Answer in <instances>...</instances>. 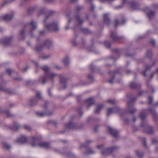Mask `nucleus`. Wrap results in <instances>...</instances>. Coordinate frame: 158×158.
Listing matches in <instances>:
<instances>
[{
  "label": "nucleus",
  "instance_id": "39",
  "mask_svg": "<svg viewBox=\"0 0 158 158\" xmlns=\"http://www.w3.org/2000/svg\"><path fill=\"white\" fill-rule=\"evenodd\" d=\"M3 2L2 4V6H4L12 2L11 0H3Z\"/></svg>",
  "mask_w": 158,
  "mask_h": 158
},
{
  "label": "nucleus",
  "instance_id": "1",
  "mask_svg": "<svg viewBox=\"0 0 158 158\" xmlns=\"http://www.w3.org/2000/svg\"><path fill=\"white\" fill-rule=\"evenodd\" d=\"M40 68L44 72V75L40 78V80L42 81V84H44L50 80L53 82L54 78L57 76L58 74L51 72L50 67L47 65L41 67Z\"/></svg>",
  "mask_w": 158,
  "mask_h": 158
},
{
  "label": "nucleus",
  "instance_id": "2",
  "mask_svg": "<svg viewBox=\"0 0 158 158\" xmlns=\"http://www.w3.org/2000/svg\"><path fill=\"white\" fill-rule=\"evenodd\" d=\"M28 26H30L31 27V28L30 31V34L31 36V37H33L34 36L33 33L37 27V23L35 22L34 21H32L30 23L25 24L24 25L23 28L21 29L19 31V39L21 40H23L25 39V31L26 27Z\"/></svg>",
  "mask_w": 158,
  "mask_h": 158
},
{
  "label": "nucleus",
  "instance_id": "63",
  "mask_svg": "<svg viewBox=\"0 0 158 158\" xmlns=\"http://www.w3.org/2000/svg\"><path fill=\"white\" fill-rule=\"evenodd\" d=\"M50 55H47L44 56L42 57V59L43 60L46 59L50 58Z\"/></svg>",
  "mask_w": 158,
  "mask_h": 158
},
{
  "label": "nucleus",
  "instance_id": "17",
  "mask_svg": "<svg viewBox=\"0 0 158 158\" xmlns=\"http://www.w3.org/2000/svg\"><path fill=\"white\" fill-rule=\"evenodd\" d=\"M119 108L118 107L108 108L107 109V116L108 117L110 115L113 113H117L119 112Z\"/></svg>",
  "mask_w": 158,
  "mask_h": 158
},
{
  "label": "nucleus",
  "instance_id": "23",
  "mask_svg": "<svg viewBox=\"0 0 158 158\" xmlns=\"http://www.w3.org/2000/svg\"><path fill=\"white\" fill-rule=\"evenodd\" d=\"M14 18V15L13 14H6L2 17L3 19L6 21H8L12 20Z\"/></svg>",
  "mask_w": 158,
  "mask_h": 158
},
{
  "label": "nucleus",
  "instance_id": "30",
  "mask_svg": "<svg viewBox=\"0 0 158 158\" xmlns=\"http://www.w3.org/2000/svg\"><path fill=\"white\" fill-rule=\"evenodd\" d=\"M86 148L87 149V150L83 153L84 154L89 155L94 154L95 153V152L91 147H86Z\"/></svg>",
  "mask_w": 158,
  "mask_h": 158
},
{
  "label": "nucleus",
  "instance_id": "55",
  "mask_svg": "<svg viewBox=\"0 0 158 158\" xmlns=\"http://www.w3.org/2000/svg\"><path fill=\"white\" fill-rule=\"evenodd\" d=\"M23 127L25 129L28 131H30L31 129V127L30 126L27 125H24Z\"/></svg>",
  "mask_w": 158,
  "mask_h": 158
},
{
  "label": "nucleus",
  "instance_id": "52",
  "mask_svg": "<svg viewBox=\"0 0 158 158\" xmlns=\"http://www.w3.org/2000/svg\"><path fill=\"white\" fill-rule=\"evenodd\" d=\"M6 73H8L9 76H10L12 73L14 72V71L10 69H7L6 71Z\"/></svg>",
  "mask_w": 158,
  "mask_h": 158
},
{
  "label": "nucleus",
  "instance_id": "18",
  "mask_svg": "<svg viewBox=\"0 0 158 158\" xmlns=\"http://www.w3.org/2000/svg\"><path fill=\"white\" fill-rule=\"evenodd\" d=\"M68 79L65 77H61L60 78V82L61 86L64 85L63 87V89H66L67 87V81Z\"/></svg>",
  "mask_w": 158,
  "mask_h": 158
},
{
  "label": "nucleus",
  "instance_id": "10",
  "mask_svg": "<svg viewBox=\"0 0 158 158\" xmlns=\"http://www.w3.org/2000/svg\"><path fill=\"white\" fill-rule=\"evenodd\" d=\"M13 37L11 36L9 37H5L3 39L1 40V42L5 46H8L10 44L12 40Z\"/></svg>",
  "mask_w": 158,
  "mask_h": 158
},
{
  "label": "nucleus",
  "instance_id": "22",
  "mask_svg": "<svg viewBox=\"0 0 158 158\" xmlns=\"http://www.w3.org/2000/svg\"><path fill=\"white\" fill-rule=\"evenodd\" d=\"M103 21L104 23L107 25L110 24V20L109 17V15L108 14L106 13L103 15Z\"/></svg>",
  "mask_w": 158,
  "mask_h": 158
},
{
  "label": "nucleus",
  "instance_id": "57",
  "mask_svg": "<svg viewBox=\"0 0 158 158\" xmlns=\"http://www.w3.org/2000/svg\"><path fill=\"white\" fill-rule=\"evenodd\" d=\"M14 79L16 81H21L23 80L22 78L20 76H18L17 77H15L14 78Z\"/></svg>",
  "mask_w": 158,
  "mask_h": 158
},
{
  "label": "nucleus",
  "instance_id": "32",
  "mask_svg": "<svg viewBox=\"0 0 158 158\" xmlns=\"http://www.w3.org/2000/svg\"><path fill=\"white\" fill-rule=\"evenodd\" d=\"M20 127V125L16 123H14L13 125L10 126V128L15 131L18 130Z\"/></svg>",
  "mask_w": 158,
  "mask_h": 158
},
{
  "label": "nucleus",
  "instance_id": "53",
  "mask_svg": "<svg viewBox=\"0 0 158 158\" xmlns=\"http://www.w3.org/2000/svg\"><path fill=\"white\" fill-rule=\"evenodd\" d=\"M150 44L153 46H156V42L153 39H151L149 41Z\"/></svg>",
  "mask_w": 158,
  "mask_h": 158
},
{
  "label": "nucleus",
  "instance_id": "13",
  "mask_svg": "<svg viewBox=\"0 0 158 158\" xmlns=\"http://www.w3.org/2000/svg\"><path fill=\"white\" fill-rule=\"evenodd\" d=\"M108 131L114 138H118L119 136L118 132L114 128L110 127H108Z\"/></svg>",
  "mask_w": 158,
  "mask_h": 158
},
{
  "label": "nucleus",
  "instance_id": "28",
  "mask_svg": "<svg viewBox=\"0 0 158 158\" xmlns=\"http://www.w3.org/2000/svg\"><path fill=\"white\" fill-rule=\"evenodd\" d=\"M75 19L76 21L80 25H82L84 23V19L81 18L80 16L78 14L77 15L75 16Z\"/></svg>",
  "mask_w": 158,
  "mask_h": 158
},
{
  "label": "nucleus",
  "instance_id": "59",
  "mask_svg": "<svg viewBox=\"0 0 158 158\" xmlns=\"http://www.w3.org/2000/svg\"><path fill=\"white\" fill-rule=\"evenodd\" d=\"M77 112L79 113L81 116L83 114V112L81 111V107H79L77 109Z\"/></svg>",
  "mask_w": 158,
  "mask_h": 158
},
{
  "label": "nucleus",
  "instance_id": "12",
  "mask_svg": "<svg viewBox=\"0 0 158 158\" xmlns=\"http://www.w3.org/2000/svg\"><path fill=\"white\" fill-rule=\"evenodd\" d=\"M156 62V60H153L152 61V64L151 65H149L148 64L146 65L145 67V70L142 72V73L143 76L145 77L147 76L146 73L147 71L150 70L152 67L155 65Z\"/></svg>",
  "mask_w": 158,
  "mask_h": 158
},
{
  "label": "nucleus",
  "instance_id": "64",
  "mask_svg": "<svg viewBox=\"0 0 158 158\" xmlns=\"http://www.w3.org/2000/svg\"><path fill=\"white\" fill-rule=\"evenodd\" d=\"M108 103H111L112 104H114L115 103V101L114 100H108L107 101Z\"/></svg>",
  "mask_w": 158,
  "mask_h": 158
},
{
  "label": "nucleus",
  "instance_id": "38",
  "mask_svg": "<svg viewBox=\"0 0 158 158\" xmlns=\"http://www.w3.org/2000/svg\"><path fill=\"white\" fill-rule=\"evenodd\" d=\"M135 152L139 158H142L143 157L144 153L143 152L136 150L135 151Z\"/></svg>",
  "mask_w": 158,
  "mask_h": 158
},
{
  "label": "nucleus",
  "instance_id": "58",
  "mask_svg": "<svg viewBox=\"0 0 158 158\" xmlns=\"http://www.w3.org/2000/svg\"><path fill=\"white\" fill-rule=\"evenodd\" d=\"M89 69L90 71L92 72H94L95 71L94 67L92 64L90 65Z\"/></svg>",
  "mask_w": 158,
  "mask_h": 158
},
{
  "label": "nucleus",
  "instance_id": "4",
  "mask_svg": "<svg viewBox=\"0 0 158 158\" xmlns=\"http://www.w3.org/2000/svg\"><path fill=\"white\" fill-rule=\"evenodd\" d=\"M49 18V16H47L44 20V27L45 29H47L49 31H53L56 32L59 30V28L58 23L55 22H53L48 24H46V22Z\"/></svg>",
  "mask_w": 158,
  "mask_h": 158
},
{
  "label": "nucleus",
  "instance_id": "6",
  "mask_svg": "<svg viewBox=\"0 0 158 158\" xmlns=\"http://www.w3.org/2000/svg\"><path fill=\"white\" fill-rule=\"evenodd\" d=\"M42 99L43 98L40 93L39 92H37L36 94V97L29 100L28 104L30 106L33 107L37 105L39 101Z\"/></svg>",
  "mask_w": 158,
  "mask_h": 158
},
{
  "label": "nucleus",
  "instance_id": "34",
  "mask_svg": "<svg viewBox=\"0 0 158 158\" xmlns=\"http://www.w3.org/2000/svg\"><path fill=\"white\" fill-rule=\"evenodd\" d=\"M63 63L65 66H68L70 63V59L68 56H66L63 60Z\"/></svg>",
  "mask_w": 158,
  "mask_h": 158
},
{
  "label": "nucleus",
  "instance_id": "11",
  "mask_svg": "<svg viewBox=\"0 0 158 158\" xmlns=\"http://www.w3.org/2000/svg\"><path fill=\"white\" fill-rule=\"evenodd\" d=\"M40 40V38L39 37H37L36 40L37 43L35 46L33 48V50L36 52H39L41 51L43 48L44 45L41 44H39V41Z\"/></svg>",
  "mask_w": 158,
  "mask_h": 158
},
{
  "label": "nucleus",
  "instance_id": "40",
  "mask_svg": "<svg viewBox=\"0 0 158 158\" xmlns=\"http://www.w3.org/2000/svg\"><path fill=\"white\" fill-rule=\"evenodd\" d=\"M47 12V10L44 8L43 7L40 9L39 13V15L40 16L42 14H44Z\"/></svg>",
  "mask_w": 158,
  "mask_h": 158
},
{
  "label": "nucleus",
  "instance_id": "29",
  "mask_svg": "<svg viewBox=\"0 0 158 158\" xmlns=\"http://www.w3.org/2000/svg\"><path fill=\"white\" fill-rule=\"evenodd\" d=\"M103 104H100L98 105L96 109H95L94 112L95 113H99L100 111L103 107Z\"/></svg>",
  "mask_w": 158,
  "mask_h": 158
},
{
  "label": "nucleus",
  "instance_id": "43",
  "mask_svg": "<svg viewBox=\"0 0 158 158\" xmlns=\"http://www.w3.org/2000/svg\"><path fill=\"white\" fill-rule=\"evenodd\" d=\"M5 92L9 95L14 94L15 93L12 90L10 89L6 88Z\"/></svg>",
  "mask_w": 158,
  "mask_h": 158
},
{
  "label": "nucleus",
  "instance_id": "25",
  "mask_svg": "<svg viewBox=\"0 0 158 158\" xmlns=\"http://www.w3.org/2000/svg\"><path fill=\"white\" fill-rule=\"evenodd\" d=\"M86 102L88 104L87 109H89L91 106L94 104V102L93 98H90L86 100Z\"/></svg>",
  "mask_w": 158,
  "mask_h": 158
},
{
  "label": "nucleus",
  "instance_id": "16",
  "mask_svg": "<svg viewBox=\"0 0 158 158\" xmlns=\"http://www.w3.org/2000/svg\"><path fill=\"white\" fill-rule=\"evenodd\" d=\"M110 37L114 41H117L123 38V37L118 36L116 32L114 31H111V32Z\"/></svg>",
  "mask_w": 158,
  "mask_h": 158
},
{
  "label": "nucleus",
  "instance_id": "56",
  "mask_svg": "<svg viewBox=\"0 0 158 158\" xmlns=\"http://www.w3.org/2000/svg\"><path fill=\"white\" fill-rule=\"evenodd\" d=\"M73 19H72V18H71L70 19H69V21H68V26H67L65 27V30H67L69 28V24H70V23L71 22V21H72V20Z\"/></svg>",
  "mask_w": 158,
  "mask_h": 158
},
{
  "label": "nucleus",
  "instance_id": "19",
  "mask_svg": "<svg viewBox=\"0 0 158 158\" xmlns=\"http://www.w3.org/2000/svg\"><path fill=\"white\" fill-rule=\"evenodd\" d=\"M147 110L146 109H142L139 114V118L143 122L147 116V114L145 113V111Z\"/></svg>",
  "mask_w": 158,
  "mask_h": 158
},
{
  "label": "nucleus",
  "instance_id": "47",
  "mask_svg": "<svg viewBox=\"0 0 158 158\" xmlns=\"http://www.w3.org/2000/svg\"><path fill=\"white\" fill-rule=\"evenodd\" d=\"M67 156L69 158H76L75 155L71 152L67 154Z\"/></svg>",
  "mask_w": 158,
  "mask_h": 158
},
{
  "label": "nucleus",
  "instance_id": "45",
  "mask_svg": "<svg viewBox=\"0 0 158 158\" xmlns=\"http://www.w3.org/2000/svg\"><path fill=\"white\" fill-rule=\"evenodd\" d=\"M36 114L40 117H44L46 116L45 112L44 113L42 112H38L36 113Z\"/></svg>",
  "mask_w": 158,
  "mask_h": 158
},
{
  "label": "nucleus",
  "instance_id": "33",
  "mask_svg": "<svg viewBox=\"0 0 158 158\" xmlns=\"http://www.w3.org/2000/svg\"><path fill=\"white\" fill-rule=\"evenodd\" d=\"M81 30L83 33L87 35L92 33V32L87 28H81Z\"/></svg>",
  "mask_w": 158,
  "mask_h": 158
},
{
  "label": "nucleus",
  "instance_id": "15",
  "mask_svg": "<svg viewBox=\"0 0 158 158\" xmlns=\"http://www.w3.org/2000/svg\"><path fill=\"white\" fill-rule=\"evenodd\" d=\"M119 69H118L114 71H110L109 73L113 75L108 80V82L111 84H113V81L115 77V75L117 73H119Z\"/></svg>",
  "mask_w": 158,
  "mask_h": 158
},
{
  "label": "nucleus",
  "instance_id": "36",
  "mask_svg": "<svg viewBox=\"0 0 158 158\" xmlns=\"http://www.w3.org/2000/svg\"><path fill=\"white\" fill-rule=\"evenodd\" d=\"M153 55V53L151 50H148L146 53V56L150 60L152 59V56Z\"/></svg>",
  "mask_w": 158,
  "mask_h": 158
},
{
  "label": "nucleus",
  "instance_id": "24",
  "mask_svg": "<svg viewBox=\"0 0 158 158\" xmlns=\"http://www.w3.org/2000/svg\"><path fill=\"white\" fill-rule=\"evenodd\" d=\"M141 86V85L139 83H136L135 82H132L130 83V87L132 89H138Z\"/></svg>",
  "mask_w": 158,
  "mask_h": 158
},
{
  "label": "nucleus",
  "instance_id": "5",
  "mask_svg": "<svg viewBox=\"0 0 158 158\" xmlns=\"http://www.w3.org/2000/svg\"><path fill=\"white\" fill-rule=\"evenodd\" d=\"M32 139L33 141L31 143V145L33 147L39 146L41 147L46 148H48L50 147V144L48 142H42L39 143L40 141V139L38 137L32 136Z\"/></svg>",
  "mask_w": 158,
  "mask_h": 158
},
{
  "label": "nucleus",
  "instance_id": "46",
  "mask_svg": "<svg viewBox=\"0 0 158 158\" xmlns=\"http://www.w3.org/2000/svg\"><path fill=\"white\" fill-rule=\"evenodd\" d=\"M153 102V98L152 97L150 96L148 98V103L151 105L152 103Z\"/></svg>",
  "mask_w": 158,
  "mask_h": 158
},
{
  "label": "nucleus",
  "instance_id": "60",
  "mask_svg": "<svg viewBox=\"0 0 158 158\" xmlns=\"http://www.w3.org/2000/svg\"><path fill=\"white\" fill-rule=\"evenodd\" d=\"M148 91L147 90L146 91H140L139 92L138 95L140 96L141 95L143 94L144 93H147Z\"/></svg>",
  "mask_w": 158,
  "mask_h": 158
},
{
  "label": "nucleus",
  "instance_id": "35",
  "mask_svg": "<svg viewBox=\"0 0 158 158\" xmlns=\"http://www.w3.org/2000/svg\"><path fill=\"white\" fill-rule=\"evenodd\" d=\"M84 8V7L83 6L78 5L75 8L74 11L76 12H79L83 10Z\"/></svg>",
  "mask_w": 158,
  "mask_h": 158
},
{
  "label": "nucleus",
  "instance_id": "27",
  "mask_svg": "<svg viewBox=\"0 0 158 158\" xmlns=\"http://www.w3.org/2000/svg\"><path fill=\"white\" fill-rule=\"evenodd\" d=\"M131 7L134 10L139 9V5L134 2H131L129 3Z\"/></svg>",
  "mask_w": 158,
  "mask_h": 158
},
{
  "label": "nucleus",
  "instance_id": "44",
  "mask_svg": "<svg viewBox=\"0 0 158 158\" xmlns=\"http://www.w3.org/2000/svg\"><path fill=\"white\" fill-rule=\"evenodd\" d=\"M148 82H149V81H148ZM147 84L148 88L151 90H152V93H154L155 91V90L153 86L149 84V82H148Z\"/></svg>",
  "mask_w": 158,
  "mask_h": 158
},
{
  "label": "nucleus",
  "instance_id": "26",
  "mask_svg": "<svg viewBox=\"0 0 158 158\" xmlns=\"http://www.w3.org/2000/svg\"><path fill=\"white\" fill-rule=\"evenodd\" d=\"M37 8L36 6H34L29 8L27 10V14L28 15H32Z\"/></svg>",
  "mask_w": 158,
  "mask_h": 158
},
{
  "label": "nucleus",
  "instance_id": "42",
  "mask_svg": "<svg viewBox=\"0 0 158 158\" xmlns=\"http://www.w3.org/2000/svg\"><path fill=\"white\" fill-rule=\"evenodd\" d=\"M4 112L8 117H12L14 116V115L12 114L8 110H5Z\"/></svg>",
  "mask_w": 158,
  "mask_h": 158
},
{
  "label": "nucleus",
  "instance_id": "20",
  "mask_svg": "<svg viewBox=\"0 0 158 158\" xmlns=\"http://www.w3.org/2000/svg\"><path fill=\"white\" fill-rule=\"evenodd\" d=\"M52 44V41L50 39H47L44 41L43 45L48 49L50 48Z\"/></svg>",
  "mask_w": 158,
  "mask_h": 158
},
{
  "label": "nucleus",
  "instance_id": "54",
  "mask_svg": "<svg viewBox=\"0 0 158 158\" xmlns=\"http://www.w3.org/2000/svg\"><path fill=\"white\" fill-rule=\"evenodd\" d=\"M153 118L156 122L158 121V114L157 113L155 114L152 116Z\"/></svg>",
  "mask_w": 158,
  "mask_h": 158
},
{
  "label": "nucleus",
  "instance_id": "14",
  "mask_svg": "<svg viewBox=\"0 0 158 158\" xmlns=\"http://www.w3.org/2000/svg\"><path fill=\"white\" fill-rule=\"evenodd\" d=\"M140 126L142 127H145L147 128V132L149 134H153L154 132V130L152 127L149 125L148 124H146L144 123H141Z\"/></svg>",
  "mask_w": 158,
  "mask_h": 158
},
{
  "label": "nucleus",
  "instance_id": "49",
  "mask_svg": "<svg viewBox=\"0 0 158 158\" xmlns=\"http://www.w3.org/2000/svg\"><path fill=\"white\" fill-rule=\"evenodd\" d=\"M45 112L46 116H50L54 114V111L53 110L46 111Z\"/></svg>",
  "mask_w": 158,
  "mask_h": 158
},
{
  "label": "nucleus",
  "instance_id": "8",
  "mask_svg": "<svg viewBox=\"0 0 158 158\" xmlns=\"http://www.w3.org/2000/svg\"><path fill=\"white\" fill-rule=\"evenodd\" d=\"M66 128L68 129L79 130L81 128L78 125L71 122H68L65 125Z\"/></svg>",
  "mask_w": 158,
  "mask_h": 158
},
{
  "label": "nucleus",
  "instance_id": "48",
  "mask_svg": "<svg viewBox=\"0 0 158 158\" xmlns=\"http://www.w3.org/2000/svg\"><path fill=\"white\" fill-rule=\"evenodd\" d=\"M104 45L108 48H110L111 44L110 42L105 41L104 42Z\"/></svg>",
  "mask_w": 158,
  "mask_h": 158
},
{
  "label": "nucleus",
  "instance_id": "50",
  "mask_svg": "<svg viewBox=\"0 0 158 158\" xmlns=\"http://www.w3.org/2000/svg\"><path fill=\"white\" fill-rule=\"evenodd\" d=\"M122 0V3L121 5L119 6L117 8H123L124 5V4L126 3L127 0Z\"/></svg>",
  "mask_w": 158,
  "mask_h": 158
},
{
  "label": "nucleus",
  "instance_id": "3",
  "mask_svg": "<svg viewBox=\"0 0 158 158\" xmlns=\"http://www.w3.org/2000/svg\"><path fill=\"white\" fill-rule=\"evenodd\" d=\"M138 97L134 98H131L130 101L127 103L128 109L127 111H125L123 112L121 114V116L122 118L126 116L127 113L133 114L137 111V109L134 107V102L136 100Z\"/></svg>",
  "mask_w": 158,
  "mask_h": 158
},
{
  "label": "nucleus",
  "instance_id": "31",
  "mask_svg": "<svg viewBox=\"0 0 158 158\" xmlns=\"http://www.w3.org/2000/svg\"><path fill=\"white\" fill-rule=\"evenodd\" d=\"M93 142V141L91 140H89V139H87L86 140V141L85 143L84 144H80L79 148H81L84 147L85 148L86 147H90L89 146H88V144L91 143Z\"/></svg>",
  "mask_w": 158,
  "mask_h": 158
},
{
  "label": "nucleus",
  "instance_id": "41",
  "mask_svg": "<svg viewBox=\"0 0 158 158\" xmlns=\"http://www.w3.org/2000/svg\"><path fill=\"white\" fill-rule=\"evenodd\" d=\"M148 110L149 111V112L152 115V116L157 113L155 109H153L152 107L149 108Z\"/></svg>",
  "mask_w": 158,
  "mask_h": 158
},
{
  "label": "nucleus",
  "instance_id": "37",
  "mask_svg": "<svg viewBox=\"0 0 158 158\" xmlns=\"http://www.w3.org/2000/svg\"><path fill=\"white\" fill-rule=\"evenodd\" d=\"M2 144L4 148L8 150H9L11 148V145L6 142H3Z\"/></svg>",
  "mask_w": 158,
  "mask_h": 158
},
{
  "label": "nucleus",
  "instance_id": "61",
  "mask_svg": "<svg viewBox=\"0 0 158 158\" xmlns=\"http://www.w3.org/2000/svg\"><path fill=\"white\" fill-rule=\"evenodd\" d=\"M6 89L4 86L0 85V91L5 92Z\"/></svg>",
  "mask_w": 158,
  "mask_h": 158
},
{
  "label": "nucleus",
  "instance_id": "51",
  "mask_svg": "<svg viewBox=\"0 0 158 158\" xmlns=\"http://www.w3.org/2000/svg\"><path fill=\"white\" fill-rule=\"evenodd\" d=\"M45 35V30L40 31L39 32V35L40 36H44Z\"/></svg>",
  "mask_w": 158,
  "mask_h": 158
},
{
  "label": "nucleus",
  "instance_id": "21",
  "mask_svg": "<svg viewBox=\"0 0 158 158\" xmlns=\"http://www.w3.org/2000/svg\"><path fill=\"white\" fill-rule=\"evenodd\" d=\"M27 139L26 136L22 135L16 141V142L21 143H25L27 142Z\"/></svg>",
  "mask_w": 158,
  "mask_h": 158
},
{
  "label": "nucleus",
  "instance_id": "7",
  "mask_svg": "<svg viewBox=\"0 0 158 158\" xmlns=\"http://www.w3.org/2000/svg\"><path fill=\"white\" fill-rule=\"evenodd\" d=\"M118 147L114 146L110 148H105L101 151V153L102 156H108L111 154L113 152L117 150Z\"/></svg>",
  "mask_w": 158,
  "mask_h": 158
},
{
  "label": "nucleus",
  "instance_id": "9",
  "mask_svg": "<svg viewBox=\"0 0 158 158\" xmlns=\"http://www.w3.org/2000/svg\"><path fill=\"white\" fill-rule=\"evenodd\" d=\"M144 10L147 13L148 17L150 19H152L155 17L156 12L148 7H145Z\"/></svg>",
  "mask_w": 158,
  "mask_h": 158
},
{
  "label": "nucleus",
  "instance_id": "62",
  "mask_svg": "<svg viewBox=\"0 0 158 158\" xmlns=\"http://www.w3.org/2000/svg\"><path fill=\"white\" fill-rule=\"evenodd\" d=\"M88 78L91 80H94V77L93 75L92 74H89L88 75Z\"/></svg>",
  "mask_w": 158,
  "mask_h": 158
}]
</instances>
